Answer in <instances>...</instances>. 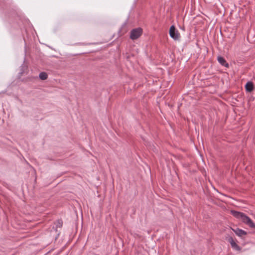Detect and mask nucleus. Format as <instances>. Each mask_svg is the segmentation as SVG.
I'll return each instance as SVG.
<instances>
[{
    "mask_svg": "<svg viewBox=\"0 0 255 255\" xmlns=\"http://www.w3.org/2000/svg\"><path fill=\"white\" fill-rule=\"evenodd\" d=\"M231 213L234 217L237 219H241L243 222L247 224L250 228H255V224L254 223L253 221L244 213L235 210H232Z\"/></svg>",
    "mask_w": 255,
    "mask_h": 255,
    "instance_id": "nucleus-1",
    "label": "nucleus"
},
{
    "mask_svg": "<svg viewBox=\"0 0 255 255\" xmlns=\"http://www.w3.org/2000/svg\"><path fill=\"white\" fill-rule=\"evenodd\" d=\"M169 35L171 38L175 40H179L180 37V34L174 25H172L170 28Z\"/></svg>",
    "mask_w": 255,
    "mask_h": 255,
    "instance_id": "nucleus-2",
    "label": "nucleus"
},
{
    "mask_svg": "<svg viewBox=\"0 0 255 255\" xmlns=\"http://www.w3.org/2000/svg\"><path fill=\"white\" fill-rule=\"evenodd\" d=\"M142 33V29L141 28H137L132 29L130 31V37L132 40L137 39Z\"/></svg>",
    "mask_w": 255,
    "mask_h": 255,
    "instance_id": "nucleus-3",
    "label": "nucleus"
},
{
    "mask_svg": "<svg viewBox=\"0 0 255 255\" xmlns=\"http://www.w3.org/2000/svg\"><path fill=\"white\" fill-rule=\"evenodd\" d=\"M228 240L233 249L237 251H240L241 250V248L236 244L232 237L229 238Z\"/></svg>",
    "mask_w": 255,
    "mask_h": 255,
    "instance_id": "nucleus-4",
    "label": "nucleus"
},
{
    "mask_svg": "<svg viewBox=\"0 0 255 255\" xmlns=\"http://www.w3.org/2000/svg\"><path fill=\"white\" fill-rule=\"evenodd\" d=\"M217 60L221 65L225 66L226 67H229V65L226 62L225 59L224 57L221 56H218L217 57Z\"/></svg>",
    "mask_w": 255,
    "mask_h": 255,
    "instance_id": "nucleus-5",
    "label": "nucleus"
},
{
    "mask_svg": "<svg viewBox=\"0 0 255 255\" xmlns=\"http://www.w3.org/2000/svg\"><path fill=\"white\" fill-rule=\"evenodd\" d=\"M233 230L235 233L239 237H242L247 235V232L246 231L238 228L233 229Z\"/></svg>",
    "mask_w": 255,
    "mask_h": 255,
    "instance_id": "nucleus-6",
    "label": "nucleus"
},
{
    "mask_svg": "<svg viewBox=\"0 0 255 255\" xmlns=\"http://www.w3.org/2000/svg\"><path fill=\"white\" fill-rule=\"evenodd\" d=\"M254 84L252 82H248L246 85H245V88L247 92H251L254 90Z\"/></svg>",
    "mask_w": 255,
    "mask_h": 255,
    "instance_id": "nucleus-7",
    "label": "nucleus"
},
{
    "mask_svg": "<svg viewBox=\"0 0 255 255\" xmlns=\"http://www.w3.org/2000/svg\"><path fill=\"white\" fill-rule=\"evenodd\" d=\"M47 74L44 72H40L39 75V77L41 80H44L47 78Z\"/></svg>",
    "mask_w": 255,
    "mask_h": 255,
    "instance_id": "nucleus-8",
    "label": "nucleus"
},
{
    "mask_svg": "<svg viewBox=\"0 0 255 255\" xmlns=\"http://www.w3.org/2000/svg\"><path fill=\"white\" fill-rule=\"evenodd\" d=\"M55 226L56 228H61L63 225V222L61 220H57L55 223Z\"/></svg>",
    "mask_w": 255,
    "mask_h": 255,
    "instance_id": "nucleus-9",
    "label": "nucleus"
}]
</instances>
